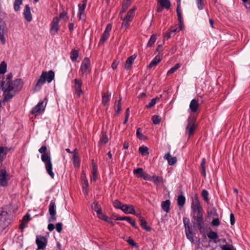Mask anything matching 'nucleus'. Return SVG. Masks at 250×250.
<instances>
[{"label":"nucleus","instance_id":"nucleus-1","mask_svg":"<svg viewBox=\"0 0 250 250\" xmlns=\"http://www.w3.org/2000/svg\"><path fill=\"white\" fill-rule=\"evenodd\" d=\"M11 75H8L2 83V90L5 100H9L20 91L23 86V82L21 79L11 80Z\"/></svg>","mask_w":250,"mask_h":250},{"label":"nucleus","instance_id":"nucleus-2","mask_svg":"<svg viewBox=\"0 0 250 250\" xmlns=\"http://www.w3.org/2000/svg\"><path fill=\"white\" fill-rule=\"evenodd\" d=\"M39 152L42 154L41 159L45 165L47 173L52 178H54V173L52 171V164L50 151H47V148L45 146H42L39 149Z\"/></svg>","mask_w":250,"mask_h":250},{"label":"nucleus","instance_id":"nucleus-3","mask_svg":"<svg viewBox=\"0 0 250 250\" xmlns=\"http://www.w3.org/2000/svg\"><path fill=\"white\" fill-rule=\"evenodd\" d=\"M55 77L54 72L52 70L49 71H42L41 75L36 81V84L34 88L35 91H39L42 85L44 84L46 82L48 83H51L54 79Z\"/></svg>","mask_w":250,"mask_h":250},{"label":"nucleus","instance_id":"nucleus-4","mask_svg":"<svg viewBox=\"0 0 250 250\" xmlns=\"http://www.w3.org/2000/svg\"><path fill=\"white\" fill-rule=\"evenodd\" d=\"M91 72L90 60L88 58H85L82 61L79 70V75L81 77H86Z\"/></svg>","mask_w":250,"mask_h":250},{"label":"nucleus","instance_id":"nucleus-5","mask_svg":"<svg viewBox=\"0 0 250 250\" xmlns=\"http://www.w3.org/2000/svg\"><path fill=\"white\" fill-rule=\"evenodd\" d=\"M192 220L193 226L197 228L201 233H204V223L203 220V213L193 214Z\"/></svg>","mask_w":250,"mask_h":250},{"label":"nucleus","instance_id":"nucleus-6","mask_svg":"<svg viewBox=\"0 0 250 250\" xmlns=\"http://www.w3.org/2000/svg\"><path fill=\"white\" fill-rule=\"evenodd\" d=\"M191 208L192 215L203 213V209L200 205V203L197 195H195L192 197Z\"/></svg>","mask_w":250,"mask_h":250},{"label":"nucleus","instance_id":"nucleus-7","mask_svg":"<svg viewBox=\"0 0 250 250\" xmlns=\"http://www.w3.org/2000/svg\"><path fill=\"white\" fill-rule=\"evenodd\" d=\"M9 224L10 220L7 212L0 211V232L3 231Z\"/></svg>","mask_w":250,"mask_h":250},{"label":"nucleus","instance_id":"nucleus-8","mask_svg":"<svg viewBox=\"0 0 250 250\" xmlns=\"http://www.w3.org/2000/svg\"><path fill=\"white\" fill-rule=\"evenodd\" d=\"M183 222L185 228L187 237L190 241L193 242L194 241V235L192 231L189 219L184 218L183 219Z\"/></svg>","mask_w":250,"mask_h":250},{"label":"nucleus","instance_id":"nucleus-9","mask_svg":"<svg viewBox=\"0 0 250 250\" xmlns=\"http://www.w3.org/2000/svg\"><path fill=\"white\" fill-rule=\"evenodd\" d=\"M7 33V28L5 22L0 17V41L2 44L5 43L4 35Z\"/></svg>","mask_w":250,"mask_h":250},{"label":"nucleus","instance_id":"nucleus-10","mask_svg":"<svg viewBox=\"0 0 250 250\" xmlns=\"http://www.w3.org/2000/svg\"><path fill=\"white\" fill-rule=\"evenodd\" d=\"M36 243L37 245V250L44 249L47 243V239L43 236L38 235L36 237Z\"/></svg>","mask_w":250,"mask_h":250},{"label":"nucleus","instance_id":"nucleus-11","mask_svg":"<svg viewBox=\"0 0 250 250\" xmlns=\"http://www.w3.org/2000/svg\"><path fill=\"white\" fill-rule=\"evenodd\" d=\"M59 19L58 17L53 18L50 25V33L52 35H55L59 29Z\"/></svg>","mask_w":250,"mask_h":250},{"label":"nucleus","instance_id":"nucleus-12","mask_svg":"<svg viewBox=\"0 0 250 250\" xmlns=\"http://www.w3.org/2000/svg\"><path fill=\"white\" fill-rule=\"evenodd\" d=\"M46 104H44L43 101L40 102L36 106H35L31 110V113L35 115L40 114L45 109Z\"/></svg>","mask_w":250,"mask_h":250},{"label":"nucleus","instance_id":"nucleus-13","mask_svg":"<svg viewBox=\"0 0 250 250\" xmlns=\"http://www.w3.org/2000/svg\"><path fill=\"white\" fill-rule=\"evenodd\" d=\"M112 25L111 24H108L104 31L100 40L99 44H103L109 38L110 32L111 30Z\"/></svg>","mask_w":250,"mask_h":250},{"label":"nucleus","instance_id":"nucleus-14","mask_svg":"<svg viewBox=\"0 0 250 250\" xmlns=\"http://www.w3.org/2000/svg\"><path fill=\"white\" fill-rule=\"evenodd\" d=\"M195 129L196 125L194 119L189 118L188 120V125L186 127V134H188L189 135H191L193 133Z\"/></svg>","mask_w":250,"mask_h":250},{"label":"nucleus","instance_id":"nucleus-15","mask_svg":"<svg viewBox=\"0 0 250 250\" xmlns=\"http://www.w3.org/2000/svg\"><path fill=\"white\" fill-rule=\"evenodd\" d=\"M122 210L126 214H135L137 216L140 215V214H136L134 207L132 205L124 204L122 207Z\"/></svg>","mask_w":250,"mask_h":250},{"label":"nucleus","instance_id":"nucleus-16","mask_svg":"<svg viewBox=\"0 0 250 250\" xmlns=\"http://www.w3.org/2000/svg\"><path fill=\"white\" fill-rule=\"evenodd\" d=\"M82 81L80 79L76 78L74 81V88L76 93L79 97L82 94Z\"/></svg>","mask_w":250,"mask_h":250},{"label":"nucleus","instance_id":"nucleus-17","mask_svg":"<svg viewBox=\"0 0 250 250\" xmlns=\"http://www.w3.org/2000/svg\"><path fill=\"white\" fill-rule=\"evenodd\" d=\"M7 175L5 169H2L0 170V185L2 186L7 185Z\"/></svg>","mask_w":250,"mask_h":250},{"label":"nucleus","instance_id":"nucleus-18","mask_svg":"<svg viewBox=\"0 0 250 250\" xmlns=\"http://www.w3.org/2000/svg\"><path fill=\"white\" fill-rule=\"evenodd\" d=\"M23 15L25 19L28 21L30 22L32 20V16L31 12L30 7L28 5H26L23 11Z\"/></svg>","mask_w":250,"mask_h":250},{"label":"nucleus","instance_id":"nucleus-19","mask_svg":"<svg viewBox=\"0 0 250 250\" xmlns=\"http://www.w3.org/2000/svg\"><path fill=\"white\" fill-rule=\"evenodd\" d=\"M189 109L192 112H196L199 107L198 100L195 99H192L189 104Z\"/></svg>","mask_w":250,"mask_h":250},{"label":"nucleus","instance_id":"nucleus-20","mask_svg":"<svg viewBox=\"0 0 250 250\" xmlns=\"http://www.w3.org/2000/svg\"><path fill=\"white\" fill-rule=\"evenodd\" d=\"M87 4V1L84 0L83 1V4H79V12L78 17L80 20L83 19V15L84 14V11L86 7Z\"/></svg>","mask_w":250,"mask_h":250},{"label":"nucleus","instance_id":"nucleus-21","mask_svg":"<svg viewBox=\"0 0 250 250\" xmlns=\"http://www.w3.org/2000/svg\"><path fill=\"white\" fill-rule=\"evenodd\" d=\"M111 93L108 92L102 93V104L104 106L108 105V103L110 101Z\"/></svg>","mask_w":250,"mask_h":250},{"label":"nucleus","instance_id":"nucleus-22","mask_svg":"<svg viewBox=\"0 0 250 250\" xmlns=\"http://www.w3.org/2000/svg\"><path fill=\"white\" fill-rule=\"evenodd\" d=\"M72 161L73 165L76 167H79L80 165V161L78 156V152L77 149H75L72 152Z\"/></svg>","mask_w":250,"mask_h":250},{"label":"nucleus","instance_id":"nucleus-23","mask_svg":"<svg viewBox=\"0 0 250 250\" xmlns=\"http://www.w3.org/2000/svg\"><path fill=\"white\" fill-rule=\"evenodd\" d=\"M120 15L121 19L123 21L121 29L124 31H125L126 29L130 26V22L131 21H127V20L123 18V13L120 12Z\"/></svg>","mask_w":250,"mask_h":250},{"label":"nucleus","instance_id":"nucleus-24","mask_svg":"<svg viewBox=\"0 0 250 250\" xmlns=\"http://www.w3.org/2000/svg\"><path fill=\"white\" fill-rule=\"evenodd\" d=\"M136 9V7H133V8L130 9L127 13L126 15L125 16H123V18L127 20V21H131L133 19V17L135 15V12Z\"/></svg>","mask_w":250,"mask_h":250},{"label":"nucleus","instance_id":"nucleus-25","mask_svg":"<svg viewBox=\"0 0 250 250\" xmlns=\"http://www.w3.org/2000/svg\"><path fill=\"white\" fill-rule=\"evenodd\" d=\"M136 58V55L135 54L132 55L128 57L126 60L125 64V68L126 69H128L132 65Z\"/></svg>","mask_w":250,"mask_h":250},{"label":"nucleus","instance_id":"nucleus-26","mask_svg":"<svg viewBox=\"0 0 250 250\" xmlns=\"http://www.w3.org/2000/svg\"><path fill=\"white\" fill-rule=\"evenodd\" d=\"M162 55L158 54L156 55L149 64L148 67L149 68H152L155 66L162 60Z\"/></svg>","mask_w":250,"mask_h":250},{"label":"nucleus","instance_id":"nucleus-27","mask_svg":"<svg viewBox=\"0 0 250 250\" xmlns=\"http://www.w3.org/2000/svg\"><path fill=\"white\" fill-rule=\"evenodd\" d=\"M56 208L55 201L54 200H52L50 201L49 206V212L50 215H56Z\"/></svg>","mask_w":250,"mask_h":250},{"label":"nucleus","instance_id":"nucleus-28","mask_svg":"<svg viewBox=\"0 0 250 250\" xmlns=\"http://www.w3.org/2000/svg\"><path fill=\"white\" fill-rule=\"evenodd\" d=\"M117 220H125L129 223L132 226L136 227V222L134 220L132 219L131 217L128 216L120 217L116 219Z\"/></svg>","mask_w":250,"mask_h":250},{"label":"nucleus","instance_id":"nucleus-29","mask_svg":"<svg viewBox=\"0 0 250 250\" xmlns=\"http://www.w3.org/2000/svg\"><path fill=\"white\" fill-rule=\"evenodd\" d=\"M108 141V138L105 133L103 132L99 142V145L102 146L106 144Z\"/></svg>","mask_w":250,"mask_h":250},{"label":"nucleus","instance_id":"nucleus-30","mask_svg":"<svg viewBox=\"0 0 250 250\" xmlns=\"http://www.w3.org/2000/svg\"><path fill=\"white\" fill-rule=\"evenodd\" d=\"M170 205V202L169 200L163 201L161 203V207L166 212L169 211Z\"/></svg>","mask_w":250,"mask_h":250},{"label":"nucleus","instance_id":"nucleus-31","mask_svg":"<svg viewBox=\"0 0 250 250\" xmlns=\"http://www.w3.org/2000/svg\"><path fill=\"white\" fill-rule=\"evenodd\" d=\"M207 236L208 238L213 240L214 243L218 242V241H216V239H218V235L216 232L211 230L207 234Z\"/></svg>","mask_w":250,"mask_h":250},{"label":"nucleus","instance_id":"nucleus-32","mask_svg":"<svg viewBox=\"0 0 250 250\" xmlns=\"http://www.w3.org/2000/svg\"><path fill=\"white\" fill-rule=\"evenodd\" d=\"M144 173L142 168H137L133 170V174L138 178H142Z\"/></svg>","mask_w":250,"mask_h":250},{"label":"nucleus","instance_id":"nucleus-33","mask_svg":"<svg viewBox=\"0 0 250 250\" xmlns=\"http://www.w3.org/2000/svg\"><path fill=\"white\" fill-rule=\"evenodd\" d=\"M97 177V168L96 166L93 165L92 170V175L90 177L91 182H95L96 181Z\"/></svg>","mask_w":250,"mask_h":250},{"label":"nucleus","instance_id":"nucleus-34","mask_svg":"<svg viewBox=\"0 0 250 250\" xmlns=\"http://www.w3.org/2000/svg\"><path fill=\"white\" fill-rule=\"evenodd\" d=\"M91 208L97 212V214H101V208L97 202H94L91 205Z\"/></svg>","mask_w":250,"mask_h":250},{"label":"nucleus","instance_id":"nucleus-35","mask_svg":"<svg viewBox=\"0 0 250 250\" xmlns=\"http://www.w3.org/2000/svg\"><path fill=\"white\" fill-rule=\"evenodd\" d=\"M139 152L143 156H146L149 154L148 148L146 146H143L139 147Z\"/></svg>","mask_w":250,"mask_h":250},{"label":"nucleus","instance_id":"nucleus-36","mask_svg":"<svg viewBox=\"0 0 250 250\" xmlns=\"http://www.w3.org/2000/svg\"><path fill=\"white\" fill-rule=\"evenodd\" d=\"M158 2L162 7H165L166 9H168L170 7V2L168 0H158Z\"/></svg>","mask_w":250,"mask_h":250},{"label":"nucleus","instance_id":"nucleus-37","mask_svg":"<svg viewBox=\"0 0 250 250\" xmlns=\"http://www.w3.org/2000/svg\"><path fill=\"white\" fill-rule=\"evenodd\" d=\"M79 57V51L76 49H73L70 53V58L72 62L76 61Z\"/></svg>","mask_w":250,"mask_h":250},{"label":"nucleus","instance_id":"nucleus-38","mask_svg":"<svg viewBox=\"0 0 250 250\" xmlns=\"http://www.w3.org/2000/svg\"><path fill=\"white\" fill-rule=\"evenodd\" d=\"M141 227L147 231L150 230V227L147 226V222L143 217L140 216Z\"/></svg>","mask_w":250,"mask_h":250},{"label":"nucleus","instance_id":"nucleus-39","mask_svg":"<svg viewBox=\"0 0 250 250\" xmlns=\"http://www.w3.org/2000/svg\"><path fill=\"white\" fill-rule=\"evenodd\" d=\"M7 152V149L5 147L0 146V162L2 161Z\"/></svg>","mask_w":250,"mask_h":250},{"label":"nucleus","instance_id":"nucleus-40","mask_svg":"<svg viewBox=\"0 0 250 250\" xmlns=\"http://www.w3.org/2000/svg\"><path fill=\"white\" fill-rule=\"evenodd\" d=\"M186 201V198L183 195H179L177 198V204L179 207H183Z\"/></svg>","mask_w":250,"mask_h":250},{"label":"nucleus","instance_id":"nucleus-41","mask_svg":"<svg viewBox=\"0 0 250 250\" xmlns=\"http://www.w3.org/2000/svg\"><path fill=\"white\" fill-rule=\"evenodd\" d=\"M181 66V64L179 63H176L173 67L171 68L167 72V75H170L175 72Z\"/></svg>","mask_w":250,"mask_h":250},{"label":"nucleus","instance_id":"nucleus-42","mask_svg":"<svg viewBox=\"0 0 250 250\" xmlns=\"http://www.w3.org/2000/svg\"><path fill=\"white\" fill-rule=\"evenodd\" d=\"M151 181L157 186L159 183L162 182L163 178L161 176L154 175L152 177Z\"/></svg>","mask_w":250,"mask_h":250},{"label":"nucleus","instance_id":"nucleus-43","mask_svg":"<svg viewBox=\"0 0 250 250\" xmlns=\"http://www.w3.org/2000/svg\"><path fill=\"white\" fill-rule=\"evenodd\" d=\"M131 3V1L124 0L123 3L122 10L120 12L124 13Z\"/></svg>","mask_w":250,"mask_h":250},{"label":"nucleus","instance_id":"nucleus-44","mask_svg":"<svg viewBox=\"0 0 250 250\" xmlns=\"http://www.w3.org/2000/svg\"><path fill=\"white\" fill-rule=\"evenodd\" d=\"M7 70V64L4 61L2 62L0 64V73L4 74Z\"/></svg>","mask_w":250,"mask_h":250},{"label":"nucleus","instance_id":"nucleus-45","mask_svg":"<svg viewBox=\"0 0 250 250\" xmlns=\"http://www.w3.org/2000/svg\"><path fill=\"white\" fill-rule=\"evenodd\" d=\"M22 3V0H15L14 4V8L16 11H18L20 9V5Z\"/></svg>","mask_w":250,"mask_h":250},{"label":"nucleus","instance_id":"nucleus-46","mask_svg":"<svg viewBox=\"0 0 250 250\" xmlns=\"http://www.w3.org/2000/svg\"><path fill=\"white\" fill-rule=\"evenodd\" d=\"M206 162V160L205 158H203L202 160V162L201 163V167L202 169V173L204 177L206 176V169H205V164Z\"/></svg>","mask_w":250,"mask_h":250},{"label":"nucleus","instance_id":"nucleus-47","mask_svg":"<svg viewBox=\"0 0 250 250\" xmlns=\"http://www.w3.org/2000/svg\"><path fill=\"white\" fill-rule=\"evenodd\" d=\"M157 37L155 35H152L147 42V46H151L155 42Z\"/></svg>","mask_w":250,"mask_h":250},{"label":"nucleus","instance_id":"nucleus-48","mask_svg":"<svg viewBox=\"0 0 250 250\" xmlns=\"http://www.w3.org/2000/svg\"><path fill=\"white\" fill-rule=\"evenodd\" d=\"M121 100L122 99L120 98L118 101L115 102V108L116 112L117 113L119 112L121 110Z\"/></svg>","mask_w":250,"mask_h":250},{"label":"nucleus","instance_id":"nucleus-49","mask_svg":"<svg viewBox=\"0 0 250 250\" xmlns=\"http://www.w3.org/2000/svg\"><path fill=\"white\" fill-rule=\"evenodd\" d=\"M152 120L153 123L155 125L159 124L161 122V118L160 116L158 115H154L152 117Z\"/></svg>","mask_w":250,"mask_h":250},{"label":"nucleus","instance_id":"nucleus-50","mask_svg":"<svg viewBox=\"0 0 250 250\" xmlns=\"http://www.w3.org/2000/svg\"><path fill=\"white\" fill-rule=\"evenodd\" d=\"M113 205L115 208L121 209L122 210V207L124 205L121 203L119 200H116L113 202Z\"/></svg>","mask_w":250,"mask_h":250},{"label":"nucleus","instance_id":"nucleus-51","mask_svg":"<svg viewBox=\"0 0 250 250\" xmlns=\"http://www.w3.org/2000/svg\"><path fill=\"white\" fill-rule=\"evenodd\" d=\"M176 162H177V158L175 157H171L167 161L168 164L170 166L174 165L176 163Z\"/></svg>","mask_w":250,"mask_h":250},{"label":"nucleus","instance_id":"nucleus-52","mask_svg":"<svg viewBox=\"0 0 250 250\" xmlns=\"http://www.w3.org/2000/svg\"><path fill=\"white\" fill-rule=\"evenodd\" d=\"M203 0H196L197 7L199 10H202L204 9V4Z\"/></svg>","mask_w":250,"mask_h":250},{"label":"nucleus","instance_id":"nucleus-53","mask_svg":"<svg viewBox=\"0 0 250 250\" xmlns=\"http://www.w3.org/2000/svg\"><path fill=\"white\" fill-rule=\"evenodd\" d=\"M208 192L206 190L203 189L202 192V196L203 197L204 199L206 201H208Z\"/></svg>","mask_w":250,"mask_h":250},{"label":"nucleus","instance_id":"nucleus-54","mask_svg":"<svg viewBox=\"0 0 250 250\" xmlns=\"http://www.w3.org/2000/svg\"><path fill=\"white\" fill-rule=\"evenodd\" d=\"M140 130H141L140 128H138L137 129L136 135L139 139L143 140L145 138V136L142 133H141Z\"/></svg>","mask_w":250,"mask_h":250},{"label":"nucleus","instance_id":"nucleus-55","mask_svg":"<svg viewBox=\"0 0 250 250\" xmlns=\"http://www.w3.org/2000/svg\"><path fill=\"white\" fill-rule=\"evenodd\" d=\"M83 192H86L88 187V183L86 179L83 180Z\"/></svg>","mask_w":250,"mask_h":250},{"label":"nucleus","instance_id":"nucleus-56","mask_svg":"<svg viewBox=\"0 0 250 250\" xmlns=\"http://www.w3.org/2000/svg\"><path fill=\"white\" fill-rule=\"evenodd\" d=\"M222 250H233V247L231 245H225L221 247Z\"/></svg>","mask_w":250,"mask_h":250},{"label":"nucleus","instance_id":"nucleus-57","mask_svg":"<svg viewBox=\"0 0 250 250\" xmlns=\"http://www.w3.org/2000/svg\"><path fill=\"white\" fill-rule=\"evenodd\" d=\"M143 179H144L145 180H150L151 181L152 180V177L145 172L144 175L142 177Z\"/></svg>","mask_w":250,"mask_h":250},{"label":"nucleus","instance_id":"nucleus-58","mask_svg":"<svg viewBox=\"0 0 250 250\" xmlns=\"http://www.w3.org/2000/svg\"><path fill=\"white\" fill-rule=\"evenodd\" d=\"M56 229L58 232H61L62 230V224L58 223L56 225Z\"/></svg>","mask_w":250,"mask_h":250},{"label":"nucleus","instance_id":"nucleus-59","mask_svg":"<svg viewBox=\"0 0 250 250\" xmlns=\"http://www.w3.org/2000/svg\"><path fill=\"white\" fill-rule=\"evenodd\" d=\"M212 225L213 226H218L219 225L220 221L218 218H215L214 219L212 222H211Z\"/></svg>","mask_w":250,"mask_h":250},{"label":"nucleus","instance_id":"nucleus-60","mask_svg":"<svg viewBox=\"0 0 250 250\" xmlns=\"http://www.w3.org/2000/svg\"><path fill=\"white\" fill-rule=\"evenodd\" d=\"M156 104V100L155 99H152L151 101L148 104L146 105V107L148 108L151 107Z\"/></svg>","mask_w":250,"mask_h":250},{"label":"nucleus","instance_id":"nucleus-61","mask_svg":"<svg viewBox=\"0 0 250 250\" xmlns=\"http://www.w3.org/2000/svg\"><path fill=\"white\" fill-rule=\"evenodd\" d=\"M127 242L132 246H135L136 245V244L134 242V240L130 237L128 238V239L127 240Z\"/></svg>","mask_w":250,"mask_h":250},{"label":"nucleus","instance_id":"nucleus-62","mask_svg":"<svg viewBox=\"0 0 250 250\" xmlns=\"http://www.w3.org/2000/svg\"><path fill=\"white\" fill-rule=\"evenodd\" d=\"M230 222L231 225H233L235 223V217L233 213L230 214Z\"/></svg>","mask_w":250,"mask_h":250},{"label":"nucleus","instance_id":"nucleus-63","mask_svg":"<svg viewBox=\"0 0 250 250\" xmlns=\"http://www.w3.org/2000/svg\"><path fill=\"white\" fill-rule=\"evenodd\" d=\"M178 31V28L177 27V25H175L174 26H172L170 29L169 32L172 34L173 33H175Z\"/></svg>","mask_w":250,"mask_h":250},{"label":"nucleus","instance_id":"nucleus-64","mask_svg":"<svg viewBox=\"0 0 250 250\" xmlns=\"http://www.w3.org/2000/svg\"><path fill=\"white\" fill-rule=\"evenodd\" d=\"M56 220V215H50V217L48 219L49 222H54Z\"/></svg>","mask_w":250,"mask_h":250}]
</instances>
